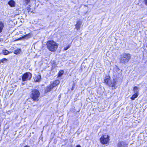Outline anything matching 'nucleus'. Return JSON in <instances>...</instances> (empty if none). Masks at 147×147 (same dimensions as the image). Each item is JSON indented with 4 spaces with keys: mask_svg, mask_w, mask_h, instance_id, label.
Here are the masks:
<instances>
[{
    "mask_svg": "<svg viewBox=\"0 0 147 147\" xmlns=\"http://www.w3.org/2000/svg\"><path fill=\"white\" fill-rule=\"evenodd\" d=\"M58 45V43L52 40L48 41L46 44L47 49L52 52H55L57 51Z\"/></svg>",
    "mask_w": 147,
    "mask_h": 147,
    "instance_id": "obj_1",
    "label": "nucleus"
},
{
    "mask_svg": "<svg viewBox=\"0 0 147 147\" xmlns=\"http://www.w3.org/2000/svg\"><path fill=\"white\" fill-rule=\"evenodd\" d=\"M40 92L39 90L36 89L31 90L30 94V97L34 102H37L39 100Z\"/></svg>",
    "mask_w": 147,
    "mask_h": 147,
    "instance_id": "obj_2",
    "label": "nucleus"
},
{
    "mask_svg": "<svg viewBox=\"0 0 147 147\" xmlns=\"http://www.w3.org/2000/svg\"><path fill=\"white\" fill-rule=\"evenodd\" d=\"M60 83V81L58 79L54 80L52 83L47 85L45 89L44 93H47L51 91H53V88L57 86Z\"/></svg>",
    "mask_w": 147,
    "mask_h": 147,
    "instance_id": "obj_3",
    "label": "nucleus"
},
{
    "mask_svg": "<svg viewBox=\"0 0 147 147\" xmlns=\"http://www.w3.org/2000/svg\"><path fill=\"white\" fill-rule=\"evenodd\" d=\"M60 83V81L58 79L54 80L52 83L47 85L45 89L44 93H47L51 91H53V88L57 86Z\"/></svg>",
    "mask_w": 147,
    "mask_h": 147,
    "instance_id": "obj_4",
    "label": "nucleus"
},
{
    "mask_svg": "<svg viewBox=\"0 0 147 147\" xmlns=\"http://www.w3.org/2000/svg\"><path fill=\"white\" fill-rule=\"evenodd\" d=\"M111 138L108 134H103L102 135L99 139L100 144L103 145L107 146L110 142Z\"/></svg>",
    "mask_w": 147,
    "mask_h": 147,
    "instance_id": "obj_5",
    "label": "nucleus"
},
{
    "mask_svg": "<svg viewBox=\"0 0 147 147\" xmlns=\"http://www.w3.org/2000/svg\"><path fill=\"white\" fill-rule=\"evenodd\" d=\"M131 56L129 53H124L121 56L120 61L121 63H126L129 61L131 59Z\"/></svg>",
    "mask_w": 147,
    "mask_h": 147,
    "instance_id": "obj_6",
    "label": "nucleus"
},
{
    "mask_svg": "<svg viewBox=\"0 0 147 147\" xmlns=\"http://www.w3.org/2000/svg\"><path fill=\"white\" fill-rule=\"evenodd\" d=\"M22 79L23 81H28L30 80L32 77V74L30 72H27L24 73L21 76Z\"/></svg>",
    "mask_w": 147,
    "mask_h": 147,
    "instance_id": "obj_7",
    "label": "nucleus"
},
{
    "mask_svg": "<svg viewBox=\"0 0 147 147\" xmlns=\"http://www.w3.org/2000/svg\"><path fill=\"white\" fill-rule=\"evenodd\" d=\"M110 80L111 76L109 75L106 76L104 79V83L109 86H110Z\"/></svg>",
    "mask_w": 147,
    "mask_h": 147,
    "instance_id": "obj_8",
    "label": "nucleus"
},
{
    "mask_svg": "<svg viewBox=\"0 0 147 147\" xmlns=\"http://www.w3.org/2000/svg\"><path fill=\"white\" fill-rule=\"evenodd\" d=\"M128 144L125 142L120 141L117 144V147H127V146Z\"/></svg>",
    "mask_w": 147,
    "mask_h": 147,
    "instance_id": "obj_9",
    "label": "nucleus"
},
{
    "mask_svg": "<svg viewBox=\"0 0 147 147\" xmlns=\"http://www.w3.org/2000/svg\"><path fill=\"white\" fill-rule=\"evenodd\" d=\"M41 79V76L39 74L36 75L34 77V82H39L40 81Z\"/></svg>",
    "mask_w": 147,
    "mask_h": 147,
    "instance_id": "obj_10",
    "label": "nucleus"
},
{
    "mask_svg": "<svg viewBox=\"0 0 147 147\" xmlns=\"http://www.w3.org/2000/svg\"><path fill=\"white\" fill-rule=\"evenodd\" d=\"M82 23V22L80 20H78L77 21L75 25V28L77 30H78L80 29Z\"/></svg>",
    "mask_w": 147,
    "mask_h": 147,
    "instance_id": "obj_11",
    "label": "nucleus"
},
{
    "mask_svg": "<svg viewBox=\"0 0 147 147\" xmlns=\"http://www.w3.org/2000/svg\"><path fill=\"white\" fill-rule=\"evenodd\" d=\"M15 2L13 0H10L8 2V4L11 7H14L15 5Z\"/></svg>",
    "mask_w": 147,
    "mask_h": 147,
    "instance_id": "obj_12",
    "label": "nucleus"
},
{
    "mask_svg": "<svg viewBox=\"0 0 147 147\" xmlns=\"http://www.w3.org/2000/svg\"><path fill=\"white\" fill-rule=\"evenodd\" d=\"M31 37H32L31 34L30 33L27 34H26L24 35H23L21 37V39L25 38L26 39H28L31 38Z\"/></svg>",
    "mask_w": 147,
    "mask_h": 147,
    "instance_id": "obj_13",
    "label": "nucleus"
},
{
    "mask_svg": "<svg viewBox=\"0 0 147 147\" xmlns=\"http://www.w3.org/2000/svg\"><path fill=\"white\" fill-rule=\"evenodd\" d=\"M139 94V93H138V92H136L132 95V96L130 97V99L132 100H134L135 98L138 97Z\"/></svg>",
    "mask_w": 147,
    "mask_h": 147,
    "instance_id": "obj_14",
    "label": "nucleus"
},
{
    "mask_svg": "<svg viewBox=\"0 0 147 147\" xmlns=\"http://www.w3.org/2000/svg\"><path fill=\"white\" fill-rule=\"evenodd\" d=\"M4 26L3 22L1 21H0V33L2 31Z\"/></svg>",
    "mask_w": 147,
    "mask_h": 147,
    "instance_id": "obj_15",
    "label": "nucleus"
},
{
    "mask_svg": "<svg viewBox=\"0 0 147 147\" xmlns=\"http://www.w3.org/2000/svg\"><path fill=\"white\" fill-rule=\"evenodd\" d=\"M21 52V49L20 48H18L14 50L13 53L16 55H18Z\"/></svg>",
    "mask_w": 147,
    "mask_h": 147,
    "instance_id": "obj_16",
    "label": "nucleus"
},
{
    "mask_svg": "<svg viewBox=\"0 0 147 147\" xmlns=\"http://www.w3.org/2000/svg\"><path fill=\"white\" fill-rule=\"evenodd\" d=\"M64 72V71L63 70H60L57 74V77H59L61 76L63 74Z\"/></svg>",
    "mask_w": 147,
    "mask_h": 147,
    "instance_id": "obj_17",
    "label": "nucleus"
},
{
    "mask_svg": "<svg viewBox=\"0 0 147 147\" xmlns=\"http://www.w3.org/2000/svg\"><path fill=\"white\" fill-rule=\"evenodd\" d=\"M116 81L115 80H114L112 83H111V86L114 89H115L117 86H116Z\"/></svg>",
    "mask_w": 147,
    "mask_h": 147,
    "instance_id": "obj_18",
    "label": "nucleus"
},
{
    "mask_svg": "<svg viewBox=\"0 0 147 147\" xmlns=\"http://www.w3.org/2000/svg\"><path fill=\"white\" fill-rule=\"evenodd\" d=\"M2 53L4 55H8L9 53V51L6 50H3L2 51Z\"/></svg>",
    "mask_w": 147,
    "mask_h": 147,
    "instance_id": "obj_19",
    "label": "nucleus"
},
{
    "mask_svg": "<svg viewBox=\"0 0 147 147\" xmlns=\"http://www.w3.org/2000/svg\"><path fill=\"white\" fill-rule=\"evenodd\" d=\"M133 90L134 92H138V93H139V90L138 88V87L136 86H135L133 88Z\"/></svg>",
    "mask_w": 147,
    "mask_h": 147,
    "instance_id": "obj_20",
    "label": "nucleus"
},
{
    "mask_svg": "<svg viewBox=\"0 0 147 147\" xmlns=\"http://www.w3.org/2000/svg\"><path fill=\"white\" fill-rule=\"evenodd\" d=\"M30 7L31 5H28L27 7L26 8V9L27 10V11L28 12V13L31 11V8Z\"/></svg>",
    "mask_w": 147,
    "mask_h": 147,
    "instance_id": "obj_21",
    "label": "nucleus"
},
{
    "mask_svg": "<svg viewBox=\"0 0 147 147\" xmlns=\"http://www.w3.org/2000/svg\"><path fill=\"white\" fill-rule=\"evenodd\" d=\"M23 1L25 4L27 5L30 2L31 0H23Z\"/></svg>",
    "mask_w": 147,
    "mask_h": 147,
    "instance_id": "obj_22",
    "label": "nucleus"
},
{
    "mask_svg": "<svg viewBox=\"0 0 147 147\" xmlns=\"http://www.w3.org/2000/svg\"><path fill=\"white\" fill-rule=\"evenodd\" d=\"M7 60V59H6V58H2L1 59V62L3 63H4V61H6Z\"/></svg>",
    "mask_w": 147,
    "mask_h": 147,
    "instance_id": "obj_23",
    "label": "nucleus"
},
{
    "mask_svg": "<svg viewBox=\"0 0 147 147\" xmlns=\"http://www.w3.org/2000/svg\"><path fill=\"white\" fill-rule=\"evenodd\" d=\"M71 46L70 45H69L67 46L66 47H64V50L65 51L67 50Z\"/></svg>",
    "mask_w": 147,
    "mask_h": 147,
    "instance_id": "obj_24",
    "label": "nucleus"
},
{
    "mask_svg": "<svg viewBox=\"0 0 147 147\" xmlns=\"http://www.w3.org/2000/svg\"><path fill=\"white\" fill-rule=\"evenodd\" d=\"M75 85V83H74L73 84V85H72V86L71 87V90H74V86Z\"/></svg>",
    "mask_w": 147,
    "mask_h": 147,
    "instance_id": "obj_25",
    "label": "nucleus"
},
{
    "mask_svg": "<svg viewBox=\"0 0 147 147\" xmlns=\"http://www.w3.org/2000/svg\"><path fill=\"white\" fill-rule=\"evenodd\" d=\"M144 1L145 4L147 5V0H144Z\"/></svg>",
    "mask_w": 147,
    "mask_h": 147,
    "instance_id": "obj_26",
    "label": "nucleus"
},
{
    "mask_svg": "<svg viewBox=\"0 0 147 147\" xmlns=\"http://www.w3.org/2000/svg\"><path fill=\"white\" fill-rule=\"evenodd\" d=\"M21 39H21V37H20L19 38H17V39L15 40H16V41L19 40H21Z\"/></svg>",
    "mask_w": 147,
    "mask_h": 147,
    "instance_id": "obj_27",
    "label": "nucleus"
},
{
    "mask_svg": "<svg viewBox=\"0 0 147 147\" xmlns=\"http://www.w3.org/2000/svg\"><path fill=\"white\" fill-rule=\"evenodd\" d=\"M76 147H81V146L80 145H78L76 146Z\"/></svg>",
    "mask_w": 147,
    "mask_h": 147,
    "instance_id": "obj_28",
    "label": "nucleus"
},
{
    "mask_svg": "<svg viewBox=\"0 0 147 147\" xmlns=\"http://www.w3.org/2000/svg\"><path fill=\"white\" fill-rule=\"evenodd\" d=\"M23 147H30L29 146H28L27 145H26L25 146H24Z\"/></svg>",
    "mask_w": 147,
    "mask_h": 147,
    "instance_id": "obj_29",
    "label": "nucleus"
},
{
    "mask_svg": "<svg viewBox=\"0 0 147 147\" xmlns=\"http://www.w3.org/2000/svg\"><path fill=\"white\" fill-rule=\"evenodd\" d=\"M146 48H147V43L146 45Z\"/></svg>",
    "mask_w": 147,
    "mask_h": 147,
    "instance_id": "obj_30",
    "label": "nucleus"
},
{
    "mask_svg": "<svg viewBox=\"0 0 147 147\" xmlns=\"http://www.w3.org/2000/svg\"><path fill=\"white\" fill-rule=\"evenodd\" d=\"M1 63V59H0V64Z\"/></svg>",
    "mask_w": 147,
    "mask_h": 147,
    "instance_id": "obj_31",
    "label": "nucleus"
},
{
    "mask_svg": "<svg viewBox=\"0 0 147 147\" xmlns=\"http://www.w3.org/2000/svg\"><path fill=\"white\" fill-rule=\"evenodd\" d=\"M19 14H17V15H19Z\"/></svg>",
    "mask_w": 147,
    "mask_h": 147,
    "instance_id": "obj_32",
    "label": "nucleus"
}]
</instances>
